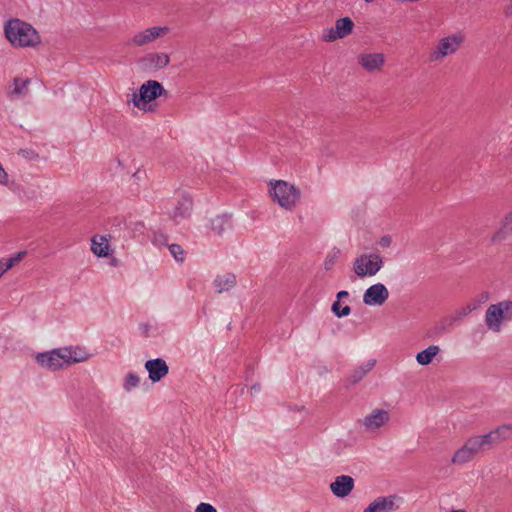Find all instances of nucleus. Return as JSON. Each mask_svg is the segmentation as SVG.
Instances as JSON below:
<instances>
[{
    "instance_id": "nucleus-37",
    "label": "nucleus",
    "mask_w": 512,
    "mask_h": 512,
    "mask_svg": "<svg viewBox=\"0 0 512 512\" xmlns=\"http://www.w3.org/2000/svg\"><path fill=\"white\" fill-rule=\"evenodd\" d=\"M333 263H334V261H333V259H332V258H331V259H329V258H328V259H326V261H325V268H326V269H330V268H331V266L333 265Z\"/></svg>"
},
{
    "instance_id": "nucleus-12",
    "label": "nucleus",
    "mask_w": 512,
    "mask_h": 512,
    "mask_svg": "<svg viewBox=\"0 0 512 512\" xmlns=\"http://www.w3.org/2000/svg\"><path fill=\"white\" fill-rule=\"evenodd\" d=\"M485 451L512 438V424H501L491 431L477 435Z\"/></svg>"
},
{
    "instance_id": "nucleus-5",
    "label": "nucleus",
    "mask_w": 512,
    "mask_h": 512,
    "mask_svg": "<svg viewBox=\"0 0 512 512\" xmlns=\"http://www.w3.org/2000/svg\"><path fill=\"white\" fill-rule=\"evenodd\" d=\"M464 42V35L460 32L448 34L440 38L429 54L431 62H440L446 57L455 54Z\"/></svg>"
},
{
    "instance_id": "nucleus-35",
    "label": "nucleus",
    "mask_w": 512,
    "mask_h": 512,
    "mask_svg": "<svg viewBox=\"0 0 512 512\" xmlns=\"http://www.w3.org/2000/svg\"><path fill=\"white\" fill-rule=\"evenodd\" d=\"M348 295L347 291H340L337 294V300L341 301L343 298L348 297Z\"/></svg>"
},
{
    "instance_id": "nucleus-25",
    "label": "nucleus",
    "mask_w": 512,
    "mask_h": 512,
    "mask_svg": "<svg viewBox=\"0 0 512 512\" xmlns=\"http://www.w3.org/2000/svg\"><path fill=\"white\" fill-rule=\"evenodd\" d=\"M440 352V348L437 345H430L425 350L417 353L416 361L422 366L429 365L433 362L434 358Z\"/></svg>"
},
{
    "instance_id": "nucleus-7",
    "label": "nucleus",
    "mask_w": 512,
    "mask_h": 512,
    "mask_svg": "<svg viewBox=\"0 0 512 512\" xmlns=\"http://www.w3.org/2000/svg\"><path fill=\"white\" fill-rule=\"evenodd\" d=\"M391 421V413L383 407L370 409L359 421L364 431L379 433L384 430Z\"/></svg>"
},
{
    "instance_id": "nucleus-27",
    "label": "nucleus",
    "mask_w": 512,
    "mask_h": 512,
    "mask_svg": "<svg viewBox=\"0 0 512 512\" xmlns=\"http://www.w3.org/2000/svg\"><path fill=\"white\" fill-rule=\"evenodd\" d=\"M376 365V360H369L363 366H361L358 370L354 372L352 375L353 381H360L369 371H371Z\"/></svg>"
},
{
    "instance_id": "nucleus-33",
    "label": "nucleus",
    "mask_w": 512,
    "mask_h": 512,
    "mask_svg": "<svg viewBox=\"0 0 512 512\" xmlns=\"http://www.w3.org/2000/svg\"><path fill=\"white\" fill-rule=\"evenodd\" d=\"M9 184V175L0 164V185L7 186Z\"/></svg>"
},
{
    "instance_id": "nucleus-29",
    "label": "nucleus",
    "mask_w": 512,
    "mask_h": 512,
    "mask_svg": "<svg viewBox=\"0 0 512 512\" xmlns=\"http://www.w3.org/2000/svg\"><path fill=\"white\" fill-rule=\"evenodd\" d=\"M168 249H169L171 255L173 256V258L177 262H180V263L184 262L185 256H186V252H185V250L183 249L182 246H180L178 244H171V245L168 246Z\"/></svg>"
},
{
    "instance_id": "nucleus-38",
    "label": "nucleus",
    "mask_w": 512,
    "mask_h": 512,
    "mask_svg": "<svg viewBox=\"0 0 512 512\" xmlns=\"http://www.w3.org/2000/svg\"><path fill=\"white\" fill-rule=\"evenodd\" d=\"M6 272H7V271H6V269H5V266H4V264L2 263V261L0 260V278H1V277H2V275H3L4 273H6Z\"/></svg>"
},
{
    "instance_id": "nucleus-17",
    "label": "nucleus",
    "mask_w": 512,
    "mask_h": 512,
    "mask_svg": "<svg viewBox=\"0 0 512 512\" xmlns=\"http://www.w3.org/2000/svg\"><path fill=\"white\" fill-rule=\"evenodd\" d=\"M67 367L75 364L84 363L91 358V353L87 349L80 345H70L63 347Z\"/></svg>"
},
{
    "instance_id": "nucleus-18",
    "label": "nucleus",
    "mask_w": 512,
    "mask_h": 512,
    "mask_svg": "<svg viewBox=\"0 0 512 512\" xmlns=\"http://www.w3.org/2000/svg\"><path fill=\"white\" fill-rule=\"evenodd\" d=\"M331 492L338 498H345L354 489V479L348 475H341L335 478L329 485Z\"/></svg>"
},
{
    "instance_id": "nucleus-21",
    "label": "nucleus",
    "mask_w": 512,
    "mask_h": 512,
    "mask_svg": "<svg viewBox=\"0 0 512 512\" xmlns=\"http://www.w3.org/2000/svg\"><path fill=\"white\" fill-rule=\"evenodd\" d=\"M145 368L149 373V378L153 382L159 381L168 373V366L161 359L149 360L145 364Z\"/></svg>"
},
{
    "instance_id": "nucleus-19",
    "label": "nucleus",
    "mask_w": 512,
    "mask_h": 512,
    "mask_svg": "<svg viewBox=\"0 0 512 512\" xmlns=\"http://www.w3.org/2000/svg\"><path fill=\"white\" fill-rule=\"evenodd\" d=\"M397 496L378 497L363 512H392L399 508Z\"/></svg>"
},
{
    "instance_id": "nucleus-9",
    "label": "nucleus",
    "mask_w": 512,
    "mask_h": 512,
    "mask_svg": "<svg viewBox=\"0 0 512 512\" xmlns=\"http://www.w3.org/2000/svg\"><path fill=\"white\" fill-rule=\"evenodd\" d=\"M170 63V56L165 52L151 51L137 60L138 69L145 73H155L165 69Z\"/></svg>"
},
{
    "instance_id": "nucleus-2",
    "label": "nucleus",
    "mask_w": 512,
    "mask_h": 512,
    "mask_svg": "<svg viewBox=\"0 0 512 512\" xmlns=\"http://www.w3.org/2000/svg\"><path fill=\"white\" fill-rule=\"evenodd\" d=\"M268 195L273 203L286 211L294 210L301 200V190L294 183L272 179L268 183Z\"/></svg>"
},
{
    "instance_id": "nucleus-32",
    "label": "nucleus",
    "mask_w": 512,
    "mask_h": 512,
    "mask_svg": "<svg viewBox=\"0 0 512 512\" xmlns=\"http://www.w3.org/2000/svg\"><path fill=\"white\" fill-rule=\"evenodd\" d=\"M195 512H217L216 508L209 503H200Z\"/></svg>"
},
{
    "instance_id": "nucleus-23",
    "label": "nucleus",
    "mask_w": 512,
    "mask_h": 512,
    "mask_svg": "<svg viewBox=\"0 0 512 512\" xmlns=\"http://www.w3.org/2000/svg\"><path fill=\"white\" fill-rule=\"evenodd\" d=\"M235 284L236 278L234 274L230 272L219 273L214 280V286L219 293L232 289Z\"/></svg>"
},
{
    "instance_id": "nucleus-14",
    "label": "nucleus",
    "mask_w": 512,
    "mask_h": 512,
    "mask_svg": "<svg viewBox=\"0 0 512 512\" xmlns=\"http://www.w3.org/2000/svg\"><path fill=\"white\" fill-rule=\"evenodd\" d=\"M357 60L359 66L368 73L381 72L386 64V57L381 52H363Z\"/></svg>"
},
{
    "instance_id": "nucleus-15",
    "label": "nucleus",
    "mask_w": 512,
    "mask_h": 512,
    "mask_svg": "<svg viewBox=\"0 0 512 512\" xmlns=\"http://www.w3.org/2000/svg\"><path fill=\"white\" fill-rule=\"evenodd\" d=\"M389 298V290L382 283H375L368 287L363 294V302L370 307H379Z\"/></svg>"
},
{
    "instance_id": "nucleus-1",
    "label": "nucleus",
    "mask_w": 512,
    "mask_h": 512,
    "mask_svg": "<svg viewBox=\"0 0 512 512\" xmlns=\"http://www.w3.org/2000/svg\"><path fill=\"white\" fill-rule=\"evenodd\" d=\"M3 30L8 43L16 49H37L42 45V37L38 30L21 19H9L4 23Z\"/></svg>"
},
{
    "instance_id": "nucleus-30",
    "label": "nucleus",
    "mask_w": 512,
    "mask_h": 512,
    "mask_svg": "<svg viewBox=\"0 0 512 512\" xmlns=\"http://www.w3.org/2000/svg\"><path fill=\"white\" fill-rule=\"evenodd\" d=\"M332 311L338 317L348 316L351 312L349 305H343L341 301L337 300L332 304Z\"/></svg>"
},
{
    "instance_id": "nucleus-22",
    "label": "nucleus",
    "mask_w": 512,
    "mask_h": 512,
    "mask_svg": "<svg viewBox=\"0 0 512 512\" xmlns=\"http://www.w3.org/2000/svg\"><path fill=\"white\" fill-rule=\"evenodd\" d=\"M91 251L98 257H107L110 254L108 238L103 235H95L91 240Z\"/></svg>"
},
{
    "instance_id": "nucleus-39",
    "label": "nucleus",
    "mask_w": 512,
    "mask_h": 512,
    "mask_svg": "<svg viewBox=\"0 0 512 512\" xmlns=\"http://www.w3.org/2000/svg\"><path fill=\"white\" fill-rule=\"evenodd\" d=\"M365 3H372L374 0H363Z\"/></svg>"
},
{
    "instance_id": "nucleus-36",
    "label": "nucleus",
    "mask_w": 512,
    "mask_h": 512,
    "mask_svg": "<svg viewBox=\"0 0 512 512\" xmlns=\"http://www.w3.org/2000/svg\"><path fill=\"white\" fill-rule=\"evenodd\" d=\"M213 229H214L215 231H217V233H218L219 235H222V234H223V232H224V228H223L222 226H219V227H218V226H216L215 224H213Z\"/></svg>"
},
{
    "instance_id": "nucleus-4",
    "label": "nucleus",
    "mask_w": 512,
    "mask_h": 512,
    "mask_svg": "<svg viewBox=\"0 0 512 512\" xmlns=\"http://www.w3.org/2000/svg\"><path fill=\"white\" fill-rule=\"evenodd\" d=\"M512 320V301L502 300L488 306L485 324L492 333H499L505 323Z\"/></svg>"
},
{
    "instance_id": "nucleus-31",
    "label": "nucleus",
    "mask_w": 512,
    "mask_h": 512,
    "mask_svg": "<svg viewBox=\"0 0 512 512\" xmlns=\"http://www.w3.org/2000/svg\"><path fill=\"white\" fill-rule=\"evenodd\" d=\"M392 242H393V240L390 235H384L378 239L377 243L381 249H387L392 245Z\"/></svg>"
},
{
    "instance_id": "nucleus-24",
    "label": "nucleus",
    "mask_w": 512,
    "mask_h": 512,
    "mask_svg": "<svg viewBox=\"0 0 512 512\" xmlns=\"http://www.w3.org/2000/svg\"><path fill=\"white\" fill-rule=\"evenodd\" d=\"M192 198L189 195H183L177 202L173 211V218H184L188 216L192 209Z\"/></svg>"
},
{
    "instance_id": "nucleus-8",
    "label": "nucleus",
    "mask_w": 512,
    "mask_h": 512,
    "mask_svg": "<svg viewBox=\"0 0 512 512\" xmlns=\"http://www.w3.org/2000/svg\"><path fill=\"white\" fill-rule=\"evenodd\" d=\"M35 362L48 371H59L67 367L63 347L49 351L39 352L34 355Z\"/></svg>"
},
{
    "instance_id": "nucleus-3",
    "label": "nucleus",
    "mask_w": 512,
    "mask_h": 512,
    "mask_svg": "<svg viewBox=\"0 0 512 512\" xmlns=\"http://www.w3.org/2000/svg\"><path fill=\"white\" fill-rule=\"evenodd\" d=\"M164 94H166V90L160 82L148 79L131 95L129 103L141 112H154L157 99Z\"/></svg>"
},
{
    "instance_id": "nucleus-34",
    "label": "nucleus",
    "mask_w": 512,
    "mask_h": 512,
    "mask_svg": "<svg viewBox=\"0 0 512 512\" xmlns=\"http://www.w3.org/2000/svg\"><path fill=\"white\" fill-rule=\"evenodd\" d=\"M504 14L506 17H512V0L505 7Z\"/></svg>"
},
{
    "instance_id": "nucleus-6",
    "label": "nucleus",
    "mask_w": 512,
    "mask_h": 512,
    "mask_svg": "<svg viewBox=\"0 0 512 512\" xmlns=\"http://www.w3.org/2000/svg\"><path fill=\"white\" fill-rule=\"evenodd\" d=\"M383 268V258L376 253H363L352 263V271L357 277H374Z\"/></svg>"
},
{
    "instance_id": "nucleus-16",
    "label": "nucleus",
    "mask_w": 512,
    "mask_h": 512,
    "mask_svg": "<svg viewBox=\"0 0 512 512\" xmlns=\"http://www.w3.org/2000/svg\"><path fill=\"white\" fill-rule=\"evenodd\" d=\"M31 80L22 76L13 77L5 86L6 96L10 99L26 97L29 93Z\"/></svg>"
},
{
    "instance_id": "nucleus-13",
    "label": "nucleus",
    "mask_w": 512,
    "mask_h": 512,
    "mask_svg": "<svg viewBox=\"0 0 512 512\" xmlns=\"http://www.w3.org/2000/svg\"><path fill=\"white\" fill-rule=\"evenodd\" d=\"M169 31L170 30L167 26L148 27L144 30L138 31L132 37V45L138 48L148 46L157 41L158 39L167 36Z\"/></svg>"
},
{
    "instance_id": "nucleus-20",
    "label": "nucleus",
    "mask_w": 512,
    "mask_h": 512,
    "mask_svg": "<svg viewBox=\"0 0 512 512\" xmlns=\"http://www.w3.org/2000/svg\"><path fill=\"white\" fill-rule=\"evenodd\" d=\"M512 236V214L506 215L499 228L491 235L490 241L494 245H498Z\"/></svg>"
},
{
    "instance_id": "nucleus-11",
    "label": "nucleus",
    "mask_w": 512,
    "mask_h": 512,
    "mask_svg": "<svg viewBox=\"0 0 512 512\" xmlns=\"http://www.w3.org/2000/svg\"><path fill=\"white\" fill-rule=\"evenodd\" d=\"M355 24L350 17H342L335 21L334 26L323 30L324 42L332 43L344 39L353 33Z\"/></svg>"
},
{
    "instance_id": "nucleus-10",
    "label": "nucleus",
    "mask_w": 512,
    "mask_h": 512,
    "mask_svg": "<svg viewBox=\"0 0 512 512\" xmlns=\"http://www.w3.org/2000/svg\"><path fill=\"white\" fill-rule=\"evenodd\" d=\"M485 449L477 435L469 437L465 443L452 455L451 462L454 465H463L472 461L477 454Z\"/></svg>"
},
{
    "instance_id": "nucleus-28",
    "label": "nucleus",
    "mask_w": 512,
    "mask_h": 512,
    "mask_svg": "<svg viewBox=\"0 0 512 512\" xmlns=\"http://www.w3.org/2000/svg\"><path fill=\"white\" fill-rule=\"evenodd\" d=\"M25 256H26V252L20 251V252L16 253L15 255H13L12 257L1 259V261L4 264L6 271H8L11 268H13L15 265H17L19 262H21Z\"/></svg>"
},
{
    "instance_id": "nucleus-26",
    "label": "nucleus",
    "mask_w": 512,
    "mask_h": 512,
    "mask_svg": "<svg viewBox=\"0 0 512 512\" xmlns=\"http://www.w3.org/2000/svg\"><path fill=\"white\" fill-rule=\"evenodd\" d=\"M140 377L134 372H129L124 378L123 388L125 391L130 392L140 384Z\"/></svg>"
}]
</instances>
